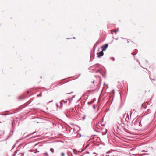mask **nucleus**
Here are the masks:
<instances>
[{"mask_svg":"<svg viewBox=\"0 0 156 156\" xmlns=\"http://www.w3.org/2000/svg\"><path fill=\"white\" fill-rule=\"evenodd\" d=\"M108 46V44H106L101 47V48L102 49V51H105Z\"/></svg>","mask_w":156,"mask_h":156,"instance_id":"nucleus-1","label":"nucleus"},{"mask_svg":"<svg viewBox=\"0 0 156 156\" xmlns=\"http://www.w3.org/2000/svg\"><path fill=\"white\" fill-rule=\"evenodd\" d=\"M104 55V53L103 51H102L101 52H100L98 54V57H100L101 56H102Z\"/></svg>","mask_w":156,"mask_h":156,"instance_id":"nucleus-2","label":"nucleus"},{"mask_svg":"<svg viewBox=\"0 0 156 156\" xmlns=\"http://www.w3.org/2000/svg\"><path fill=\"white\" fill-rule=\"evenodd\" d=\"M122 42L123 43H128L129 41L128 40H127L126 39H123V40H122Z\"/></svg>","mask_w":156,"mask_h":156,"instance_id":"nucleus-3","label":"nucleus"},{"mask_svg":"<svg viewBox=\"0 0 156 156\" xmlns=\"http://www.w3.org/2000/svg\"><path fill=\"white\" fill-rule=\"evenodd\" d=\"M65 102L64 101H62L61 102H60V106L61 107H62V106L63 105V103H65Z\"/></svg>","mask_w":156,"mask_h":156,"instance_id":"nucleus-4","label":"nucleus"},{"mask_svg":"<svg viewBox=\"0 0 156 156\" xmlns=\"http://www.w3.org/2000/svg\"><path fill=\"white\" fill-rule=\"evenodd\" d=\"M117 30H111V33L112 34H113V33L114 32L115 34H116V32L117 31Z\"/></svg>","mask_w":156,"mask_h":156,"instance_id":"nucleus-5","label":"nucleus"},{"mask_svg":"<svg viewBox=\"0 0 156 156\" xmlns=\"http://www.w3.org/2000/svg\"><path fill=\"white\" fill-rule=\"evenodd\" d=\"M50 150L51 152L52 153H53L54 152V150L52 148H51L50 149Z\"/></svg>","mask_w":156,"mask_h":156,"instance_id":"nucleus-6","label":"nucleus"},{"mask_svg":"<svg viewBox=\"0 0 156 156\" xmlns=\"http://www.w3.org/2000/svg\"><path fill=\"white\" fill-rule=\"evenodd\" d=\"M41 93H42V92H41L40 94H39L37 95V97H41L42 96Z\"/></svg>","mask_w":156,"mask_h":156,"instance_id":"nucleus-7","label":"nucleus"},{"mask_svg":"<svg viewBox=\"0 0 156 156\" xmlns=\"http://www.w3.org/2000/svg\"><path fill=\"white\" fill-rule=\"evenodd\" d=\"M35 133H36V132H34L33 133H32L31 134H30L29 135H28V136H25V138H27V137H28V136H30V135H32V134H34Z\"/></svg>","mask_w":156,"mask_h":156,"instance_id":"nucleus-8","label":"nucleus"},{"mask_svg":"<svg viewBox=\"0 0 156 156\" xmlns=\"http://www.w3.org/2000/svg\"><path fill=\"white\" fill-rule=\"evenodd\" d=\"M17 143H17H15V144L14 145H13V147H12V149H13L14 148V147H15V145H16V144Z\"/></svg>","mask_w":156,"mask_h":156,"instance_id":"nucleus-9","label":"nucleus"},{"mask_svg":"<svg viewBox=\"0 0 156 156\" xmlns=\"http://www.w3.org/2000/svg\"><path fill=\"white\" fill-rule=\"evenodd\" d=\"M59 138H62V137H61L62 136H63V135L62 134H59Z\"/></svg>","mask_w":156,"mask_h":156,"instance_id":"nucleus-10","label":"nucleus"},{"mask_svg":"<svg viewBox=\"0 0 156 156\" xmlns=\"http://www.w3.org/2000/svg\"><path fill=\"white\" fill-rule=\"evenodd\" d=\"M64 153H62L61 154V156H64Z\"/></svg>","mask_w":156,"mask_h":156,"instance_id":"nucleus-11","label":"nucleus"},{"mask_svg":"<svg viewBox=\"0 0 156 156\" xmlns=\"http://www.w3.org/2000/svg\"><path fill=\"white\" fill-rule=\"evenodd\" d=\"M19 99H23V98H21V97H19Z\"/></svg>","mask_w":156,"mask_h":156,"instance_id":"nucleus-12","label":"nucleus"},{"mask_svg":"<svg viewBox=\"0 0 156 156\" xmlns=\"http://www.w3.org/2000/svg\"><path fill=\"white\" fill-rule=\"evenodd\" d=\"M91 82L93 83H94V80H93L92 81H91Z\"/></svg>","mask_w":156,"mask_h":156,"instance_id":"nucleus-13","label":"nucleus"},{"mask_svg":"<svg viewBox=\"0 0 156 156\" xmlns=\"http://www.w3.org/2000/svg\"><path fill=\"white\" fill-rule=\"evenodd\" d=\"M53 101V100H51V101H50L49 102V103H51V102H52Z\"/></svg>","mask_w":156,"mask_h":156,"instance_id":"nucleus-14","label":"nucleus"},{"mask_svg":"<svg viewBox=\"0 0 156 156\" xmlns=\"http://www.w3.org/2000/svg\"><path fill=\"white\" fill-rule=\"evenodd\" d=\"M45 155H48V154H47V153H45Z\"/></svg>","mask_w":156,"mask_h":156,"instance_id":"nucleus-15","label":"nucleus"},{"mask_svg":"<svg viewBox=\"0 0 156 156\" xmlns=\"http://www.w3.org/2000/svg\"><path fill=\"white\" fill-rule=\"evenodd\" d=\"M56 105H57V107H58V104L57 103L56 104Z\"/></svg>","mask_w":156,"mask_h":156,"instance_id":"nucleus-16","label":"nucleus"},{"mask_svg":"<svg viewBox=\"0 0 156 156\" xmlns=\"http://www.w3.org/2000/svg\"><path fill=\"white\" fill-rule=\"evenodd\" d=\"M88 103V104H90L91 103H90V102H89Z\"/></svg>","mask_w":156,"mask_h":156,"instance_id":"nucleus-17","label":"nucleus"}]
</instances>
